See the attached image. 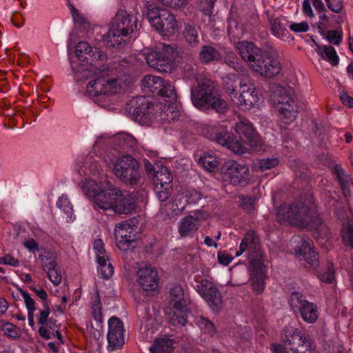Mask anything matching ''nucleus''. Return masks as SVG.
Wrapping results in <instances>:
<instances>
[{
    "label": "nucleus",
    "instance_id": "f257e3e1",
    "mask_svg": "<svg viewBox=\"0 0 353 353\" xmlns=\"http://www.w3.org/2000/svg\"><path fill=\"white\" fill-rule=\"evenodd\" d=\"M94 63L79 64L70 62L74 78L82 81L95 77L90 81L86 88L85 94L101 107H105L109 96L117 93L121 87L117 67L105 66L101 61H93Z\"/></svg>",
    "mask_w": 353,
    "mask_h": 353
},
{
    "label": "nucleus",
    "instance_id": "f03ea898",
    "mask_svg": "<svg viewBox=\"0 0 353 353\" xmlns=\"http://www.w3.org/2000/svg\"><path fill=\"white\" fill-rule=\"evenodd\" d=\"M276 217L282 223L287 222L295 227L323 231L324 235L327 231L311 197L281 205Z\"/></svg>",
    "mask_w": 353,
    "mask_h": 353
},
{
    "label": "nucleus",
    "instance_id": "7ed1b4c3",
    "mask_svg": "<svg viewBox=\"0 0 353 353\" xmlns=\"http://www.w3.org/2000/svg\"><path fill=\"white\" fill-rule=\"evenodd\" d=\"M245 252H248L247 258L250 261L251 285L253 290L260 294L265 289V267L259 239L253 231L246 233L236 256H239Z\"/></svg>",
    "mask_w": 353,
    "mask_h": 353
},
{
    "label": "nucleus",
    "instance_id": "20e7f679",
    "mask_svg": "<svg viewBox=\"0 0 353 353\" xmlns=\"http://www.w3.org/2000/svg\"><path fill=\"white\" fill-rule=\"evenodd\" d=\"M235 132L239 138L230 134L227 129L221 126L215 132L214 140L223 146H226L235 154H243L248 150L247 145L254 147L256 145L258 137L248 119L243 118L235 123Z\"/></svg>",
    "mask_w": 353,
    "mask_h": 353
},
{
    "label": "nucleus",
    "instance_id": "39448f33",
    "mask_svg": "<svg viewBox=\"0 0 353 353\" xmlns=\"http://www.w3.org/2000/svg\"><path fill=\"white\" fill-rule=\"evenodd\" d=\"M196 84L191 88V100L199 109H213L223 114L227 111L228 103L216 92L214 82L203 74L195 77Z\"/></svg>",
    "mask_w": 353,
    "mask_h": 353
},
{
    "label": "nucleus",
    "instance_id": "423d86ee",
    "mask_svg": "<svg viewBox=\"0 0 353 353\" xmlns=\"http://www.w3.org/2000/svg\"><path fill=\"white\" fill-rule=\"evenodd\" d=\"M137 30V19L125 10H119L109 25L108 32L103 34V41L108 47L121 48L127 37Z\"/></svg>",
    "mask_w": 353,
    "mask_h": 353
},
{
    "label": "nucleus",
    "instance_id": "0eeeda50",
    "mask_svg": "<svg viewBox=\"0 0 353 353\" xmlns=\"http://www.w3.org/2000/svg\"><path fill=\"white\" fill-rule=\"evenodd\" d=\"M223 88L232 102L243 110H250L258 102L254 85L248 80L231 74L225 78Z\"/></svg>",
    "mask_w": 353,
    "mask_h": 353
},
{
    "label": "nucleus",
    "instance_id": "6e6552de",
    "mask_svg": "<svg viewBox=\"0 0 353 353\" xmlns=\"http://www.w3.org/2000/svg\"><path fill=\"white\" fill-rule=\"evenodd\" d=\"M103 181L97 183L95 180L86 179L83 185L85 194L92 200L99 208L103 210L112 209L115 205V196L119 192V189L111 182Z\"/></svg>",
    "mask_w": 353,
    "mask_h": 353
},
{
    "label": "nucleus",
    "instance_id": "1a4fd4ad",
    "mask_svg": "<svg viewBox=\"0 0 353 353\" xmlns=\"http://www.w3.org/2000/svg\"><path fill=\"white\" fill-rule=\"evenodd\" d=\"M272 100L279 111L280 119L283 123L293 121L298 114L296 94L290 87L275 85L272 87Z\"/></svg>",
    "mask_w": 353,
    "mask_h": 353
},
{
    "label": "nucleus",
    "instance_id": "9d476101",
    "mask_svg": "<svg viewBox=\"0 0 353 353\" xmlns=\"http://www.w3.org/2000/svg\"><path fill=\"white\" fill-rule=\"evenodd\" d=\"M281 336L283 345L273 343V353H312L310 341L299 330L285 328Z\"/></svg>",
    "mask_w": 353,
    "mask_h": 353
},
{
    "label": "nucleus",
    "instance_id": "9b49d317",
    "mask_svg": "<svg viewBox=\"0 0 353 353\" xmlns=\"http://www.w3.org/2000/svg\"><path fill=\"white\" fill-rule=\"evenodd\" d=\"M147 19L151 26L161 35H173L177 28L175 16L168 10L153 4L147 6Z\"/></svg>",
    "mask_w": 353,
    "mask_h": 353
},
{
    "label": "nucleus",
    "instance_id": "f8f14e48",
    "mask_svg": "<svg viewBox=\"0 0 353 353\" xmlns=\"http://www.w3.org/2000/svg\"><path fill=\"white\" fill-rule=\"evenodd\" d=\"M176 49L175 44L159 43L155 50L147 53L146 61L151 68L161 72H170L174 66Z\"/></svg>",
    "mask_w": 353,
    "mask_h": 353
},
{
    "label": "nucleus",
    "instance_id": "ddd939ff",
    "mask_svg": "<svg viewBox=\"0 0 353 353\" xmlns=\"http://www.w3.org/2000/svg\"><path fill=\"white\" fill-rule=\"evenodd\" d=\"M114 173L123 183L131 186L138 185L141 179L139 163L129 155L122 156L116 161Z\"/></svg>",
    "mask_w": 353,
    "mask_h": 353
},
{
    "label": "nucleus",
    "instance_id": "4468645a",
    "mask_svg": "<svg viewBox=\"0 0 353 353\" xmlns=\"http://www.w3.org/2000/svg\"><path fill=\"white\" fill-rule=\"evenodd\" d=\"M256 61L252 63V69L263 77L272 78L279 74L281 70L276 52L272 48L265 50Z\"/></svg>",
    "mask_w": 353,
    "mask_h": 353
},
{
    "label": "nucleus",
    "instance_id": "2eb2a0df",
    "mask_svg": "<svg viewBox=\"0 0 353 353\" xmlns=\"http://www.w3.org/2000/svg\"><path fill=\"white\" fill-rule=\"evenodd\" d=\"M289 303L294 312L299 313L305 322L313 323L317 320L319 317L317 305L308 301L302 293L292 292Z\"/></svg>",
    "mask_w": 353,
    "mask_h": 353
},
{
    "label": "nucleus",
    "instance_id": "dca6fc26",
    "mask_svg": "<svg viewBox=\"0 0 353 353\" xmlns=\"http://www.w3.org/2000/svg\"><path fill=\"white\" fill-rule=\"evenodd\" d=\"M222 173L225 181L234 185H246L250 181V170L245 164L229 161L222 167Z\"/></svg>",
    "mask_w": 353,
    "mask_h": 353
},
{
    "label": "nucleus",
    "instance_id": "f3484780",
    "mask_svg": "<svg viewBox=\"0 0 353 353\" xmlns=\"http://www.w3.org/2000/svg\"><path fill=\"white\" fill-rule=\"evenodd\" d=\"M126 110L136 120H152L156 118L153 113L154 104L144 96H139L130 99L126 104Z\"/></svg>",
    "mask_w": 353,
    "mask_h": 353
},
{
    "label": "nucleus",
    "instance_id": "a211bd4d",
    "mask_svg": "<svg viewBox=\"0 0 353 353\" xmlns=\"http://www.w3.org/2000/svg\"><path fill=\"white\" fill-rule=\"evenodd\" d=\"M154 191L158 199L165 201L172 192V176L167 168L162 167L154 174Z\"/></svg>",
    "mask_w": 353,
    "mask_h": 353
},
{
    "label": "nucleus",
    "instance_id": "6ab92c4d",
    "mask_svg": "<svg viewBox=\"0 0 353 353\" xmlns=\"http://www.w3.org/2000/svg\"><path fill=\"white\" fill-rule=\"evenodd\" d=\"M197 292L213 311H219L222 306V296L217 288L209 280L202 279L196 287Z\"/></svg>",
    "mask_w": 353,
    "mask_h": 353
},
{
    "label": "nucleus",
    "instance_id": "aec40b11",
    "mask_svg": "<svg viewBox=\"0 0 353 353\" xmlns=\"http://www.w3.org/2000/svg\"><path fill=\"white\" fill-rule=\"evenodd\" d=\"M124 328L121 321L112 316L108 321V349L112 351L121 347L124 344Z\"/></svg>",
    "mask_w": 353,
    "mask_h": 353
},
{
    "label": "nucleus",
    "instance_id": "412c9836",
    "mask_svg": "<svg viewBox=\"0 0 353 353\" xmlns=\"http://www.w3.org/2000/svg\"><path fill=\"white\" fill-rule=\"evenodd\" d=\"M138 282L144 291H154L159 285L157 271L151 265L140 268L137 272Z\"/></svg>",
    "mask_w": 353,
    "mask_h": 353
},
{
    "label": "nucleus",
    "instance_id": "4be33fe9",
    "mask_svg": "<svg viewBox=\"0 0 353 353\" xmlns=\"http://www.w3.org/2000/svg\"><path fill=\"white\" fill-rule=\"evenodd\" d=\"M75 54L81 61L88 59V56L92 59V61L104 63L108 60L105 54L96 47H91L86 41L79 42L75 48Z\"/></svg>",
    "mask_w": 353,
    "mask_h": 353
},
{
    "label": "nucleus",
    "instance_id": "5701e85b",
    "mask_svg": "<svg viewBox=\"0 0 353 353\" xmlns=\"http://www.w3.org/2000/svg\"><path fill=\"white\" fill-rule=\"evenodd\" d=\"M170 324L174 326H184L187 323L188 306L184 305H166L164 309Z\"/></svg>",
    "mask_w": 353,
    "mask_h": 353
},
{
    "label": "nucleus",
    "instance_id": "b1692460",
    "mask_svg": "<svg viewBox=\"0 0 353 353\" xmlns=\"http://www.w3.org/2000/svg\"><path fill=\"white\" fill-rule=\"evenodd\" d=\"M136 208V202L132 195L127 191L119 190L115 196L114 211L118 214H128Z\"/></svg>",
    "mask_w": 353,
    "mask_h": 353
},
{
    "label": "nucleus",
    "instance_id": "393cba45",
    "mask_svg": "<svg viewBox=\"0 0 353 353\" xmlns=\"http://www.w3.org/2000/svg\"><path fill=\"white\" fill-rule=\"evenodd\" d=\"M295 253L300 260L305 261L310 267L315 268L319 265L317 253L314 250L311 240H303L301 245L295 248Z\"/></svg>",
    "mask_w": 353,
    "mask_h": 353
},
{
    "label": "nucleus",
    "instance_id": "a878e982",
    "mask_svg": "<svg viewBox=\"0 0 353 353\" xmlns=\"http://www.w3.org/2000/svg\"><path fill=\"white\" fill-rule=\"evenodd\" d=\"M237 49L241 58L249 63L252 68V63L256 62L261 54L265 51L256 47L253 43L245 41L237 43Z\"/></svg>",
    "mask_w": 353,
    "mask_h": 353
},
{
    "label": "nucleus",
    "instance_id": "bb28decb",
    "mask_svg": "<svg viewBox=\"0 0 353 353\" xmlns=\"http://www.w3.org/2000/svg\"><path fill=\"white\" fill-rule=\"evenodd\" d=\"M132 228L127 222H121L116 225L114 235L118 247L125 250L129 243L134 241V236L131 235Z\"/></svg>",
    "mask_w": 353,
    "mask_h": 353
},
{
    "label": "nucleus",
    "instance_id": "cd10ccee",
    "mask_svg": "<svg viewBox=\"0 0 353 353\" xmlns=\"http://www.w3.org/2000/svg\"><path fill=\"white\" fill-rule=\"evenodd\" d=\"M199 228V218L188 215L179 222V233L181 238L192 236Z\"/></svg>",
    "mask_w": 353,
    "mask_h": 353
},
{
    "label": "nucleus",
    "instance_id": "c85d7f7f",
    "mask_svg": "<svg viewBox=\"0 0 353 353\" xmlns=\"http://www.w3.org/2000/svg\"><path fill=\"white\" fill-rule=\"evenodd\" d=\"M77 161L81 164L78 170L80 174L83 172L85 175H96L102 171L101 164L92 156L81 157Z\"/></svg>",
    "mask_w": 353,
    "mask_h": 353
},
{
    "label": "nucleus",
    "instance_id": "c756f323",
    "mask_svg": "<svg viewBox=\"0 0 353 353\" xmlns=\"http://www.w3.org/2000/svg\"><path fill=\"white\" fill-rule=\"evenodd\" d=\"M203 198V194L199 190L195 189H185L179 192L176 197V205L183 209L185 206L189 204L198 203Z\"/></svg>",
    "mask_w": 353,
    "mask_h": 353
},
{
    "label": "nucleus",
    "instance_id": "7c9ffc66",
    "mask_svg": "<svg viewBox=\"0 0 353 353\" xmlns=\"http://www.w3.org/2000/svg\"><path fill=\"white\" fill-rule=\"evenodd\" d=\"M190 303L189 294L185 292L181 285H174L170 290L169 302L167 305L189 306Z\"/></svg>",
    "mask_w": 353,
    "mask_h": 353
},
{
    "label": "nucleus",
    "instance_id": "2f4dec72",
    "mask_svg": "<svg viewBox=\"0 0 353 353\" xmlns=\"http://www.w3.org/2000/svg\"><path fill=\"white\" fill-rule=\"evenodd\" d=\"M156 109L160 110V119L163 121L170 123L177 121L181 115L178 105L173 102H169L163 105H157Z\"/></svg>",
    "mask_w": 353,
    "mask_h": 353
},
{
    "label": "nucleus",
    "instance_id": "473e14b6",
    "mask_svg": "<svg viewBox=\"0 0 353 353\" xmlns=\"http://www.w3.org/2000/svg\"><path fill=\"white\" fill-rule=\"evenodd\" d=\"M272 34L279 39L288 37L289 34L287 27L289 26L285 17H272L269 19Z\"/></svg>",
    "mask_w": 353,
    "mask_h": 353
},
{
    "label": "nucleus",
    "instance_id": "72a5a7b5",
    "mask_svg": "<svg viewBox=\"0 0 353 353\" xmlns=\"http://www.w3.org/2000/svg\"><path fill=\"white\" fill-rule=\"evenodd\" d=\"M42 266L47 272L49 280L54 285H58L61 283L62 277L60 270L57 268L55 261L53 259H42Z\"/></svg>",
    "mask_w": 353,
    "mask_h": 353
},
{
    "label": "nucleus",
    "instance_id": "f704fd0d",
    "mask_svg": "<svg viewBox=\"0 0 353 353\" xmlns=\"http://www.w3.org/2000/svg\"><path fill=\"white\" fill-rule=\"evenodd\" d=\"M199 26L189 21L184 23L182 34L189 45L196 46L199 43Z\"/></svg>",
    "mask_w": 353,
    "mask_h": 353
},
{
    "label": "nucleus",
    "instance_id": "c9c22d12",
    "mask_svg": "<svg viewBox=\"0 0 353 353\" xmlns=\"http://www.w3.org/2000/svg\"><path fill=\"white\" fill-rule=\"evenodd\" d=\"M333 174L336 176L339 184L345 196H350L352 188V179L344 170L339 165H336L332 168Z\"/></svg>",
    "mask_w": 353,
    "mask_h": 353
},
{
    "label": "nucleus",
    "instance_id": "e433bc0d",
    "mask_svg": "<svg viewBox=\"0 0 353 353\" xmlns=\"http://www.w3.org/2000/svg\"><path fill=\"white\" fill-rule=\"evenodd\" d=\"M50 302H43V309L39 311V315L38 318V323L41 325L39 328V335L44 339L48 340L52 339L50 332L47 330V328L43 325L44 323H47L50 319L49 315L50 313Z\"/></svg>",
    "mask_w": 353,
    "mask_h": 353
},
{
    "label": "nucleus",
    "instance_id": "4c0bfd02",
    "mask_svg": "<svg viewBox=\"0 0 353 353\" xmlns=\"http://www.w3.org/2000/svg\"><path fill=\"white\" fill-rule=\"evenodd\" d=\"M112 141L118 148L123 150L134 149L137 146V139L126 132L117 134L113 137Z\"/></svg>",
    "mask_w": 353,
    "mask_h": 353
},
{
    "label": "nucleus",
    "instance_id": "58836bf2",
    "mask_svg": "<svg viewBox=\"0 0 353 353\" xmlns=\"http://www.w3.org/2000/svg\"><path fill=\"white\" fill-rule=\"evenodd\" d=\"M143 89L145 92L157 94L161 92V86L163 83V79L153 75H147L141 81Z\"/></svg>",
    "mask_w": 353,
    "mask_h": 353
},
{
    "label": "nucleus",
    "instance_id": "ea45409f",
    "mask_svg": "<svg viewBox=\"0 0 353 353\" xmlns=\"http://www.w3.org/2000/svg\"><path fill=\"white\" fill-rule=\"evenodd\" d=\"M316 52L323 59L332 65H337L339 62V57L335 49L331 46H319L316 44Z\"/></svg>",
    "mask_w": 353,
    "mask_h": 353
},
{
    "label": "nucleus",
    "instance_id": "a19ab883",
    "mask_svg": "<svg viewBox=\"0 0 353 353\" xmlns=\"http://www.w3.org/2000/svg\"><path fill=\"white\" fill-rule=\"evenodd\" d=\"M199 58L201 62L209 63L210 62H217L222 59L221 53L211 46H203L199 53Z\"/></svg>",
    "mask_w": 353,
    "mask_h": 353
},
{
    "label": "nucleus",
    "instance_id": "79ce46f5",
    "mask_svg": "<svg viewBox=\"0 0 353 353\" xmlns=\"http://www.w3.org/2000/svg\"><path fill=\"white\" fill-rule=\"evenodd\" d=\"M173 339L168 338L157 339L149 350L151 353H170L173 349Z\"/></svg>",
    "mask_w": 353,
    "mask_h": 353
},
{
    "label": "nucleus",
    "instance_id": "37998d69",
    "mask_svg": "<svg viewBox=\"0 0 353 353\" xmlns=\"http://www.w3.org/2000/svg\"><path fill=\"white\" fill-rule=\"evenodd\" d=\"M227 32L230 40H234V41L243 35V30L239 25L238 21L231 18L228 19Z\"/></svg>",
    "mask_w": 353,
    "mask_h": 353
},
{
    "label": "nucleus",
    "instance_id": "c03bdc74",
    "mask_svg": "<svg viewBox=\"0 0 353 353\" xmlns=\"http://www.w3.org/2000/svg\"><path fill=\"white\" fill-rule=\"evenodd\" d=\"M70 12L77 27L82 28L85 31H88L90 29V24L89 21L77 8H75L74 6H70Z\"/></svg>",
    "mask_w": 353,
    "mask_h": 353
},
{
    "label": "nucleus",
    "instance_id": "a18cd8bd",
    "mask_svg": "<svg viewBox=\"0 0 353 353\" xmlns=\"http://www.w3.org/2000/svg\"><path fill=\"white\" fill-rule=\"evenodd\" d=\"M159 88L161 89V92H157V94L168 98L169 101H168V102H176V91L175 89L174 88V86L170 83V82L163 79V83L162 86H161V88Z\"/></svg>",
    "mask_w": 353,
    "mask_h": 353
},
{
    "label": "nucleus",
    "instance_id": "49530a36",
    "mask_svg": "<svg viewBox=\"0 0 353 353\" xmlns=\"http://www.w3.org/2000/svg\"><path fill=\"white\" fill-rule=\"evenodd\" d=\"M194 322L205 333L211 336L216 333V329L213 323L204 316H196L194 319Z\"/></svg>",
    "mask_w": 353,
    "mask_h": 353
},
{
    "label": "nucleus",
    "instance_id": "de8ad7c7",
    "mask_svg": "<svg viewBox=\"0 0 353 353\" xmlns=\"http://www.w3.org/2000/svg\"><path fill=\"white\" fill-rule=\"evenodd\" d=\"M57 207L61 209L70 220L73 219V208L68 198L62 195L57 202Z\"/></svg>",
    "mask_w": 353,
    "mask_h": 353
},
{
    "label": "nucleus",
    "instance_id": "09e8293b",
    "mask_svg": "<svg viewBox=\"0 0 353 353\" xmlns=\"http://www.w3.org/2000/svg\"><path fill=\"white\" fill-rule=\"evenodd\" d=\"M108 259H104V261L101 260L97 261L99 266L97 268L98 273L105 279L110 278L114 272V268L112 264L108 261Z\"/></svg>",
    "mask_w": 353,
    "mask_h": 353
},
{
    "label": "nucleus",
    "instance_id": "8fccbe9b",
    "mask_svg": "<svg viewBox=\"0 0 353 353\" xmlns=\"http://www.w3.org/2000/svg\"><path fill=\"white\" fill-rule=\"evenodd\" d=\"M224 63L229 67L233 68L235 71H242L243 65L239 62V59L236 54L232 51H228L223 59Z\"/></svg>",
    "mask_w": 353,
    "mask_h": 353
},
{
    "label": "nucleus",
    "instance_id": "3c124183",
    "mask_svg": "<svg viewBox=\"0 0 353 353\" xmlns=\"http://www.w3.org/2000/svg\"><path fill=\"white\" fill-rule=\"evenodd\" d=\"M199 164L203 166L205 170L213 172L219 165V161L215 157L208 155L200 157Z\"/></svg>",
    "mask_w": 353,
    "mask_h": 353
},
{
    "label": "nucleus",
    "instance_id": "603ef678",
    "mask_svg": "<svg viewBox=\"0 0 353 353\" xmlns=\"http://www.w3.org/2000/svg\"><path fill=\"white\" fill-rule=\"evenodd\" d=\"M342 232L344 244L353 249V223H349Z\"/></svg>",
    "mask_w": 353,
    "mask_h": 353
},
{
    "label": "nucleus",
    "instance_id": "864d4df0",
    "mask_svg": "<svg viewBox=\"0 0 353 353\" xmlns=\"http://www.w3.org/2000/svg\"><path fill=\"white\" fill-rule=\"evenodd\" d=\"M93 248L95 250V254L97 261L101 260L104 261V259H107L105 250L104 249V244L101 239H95L93 243Z\"/></svg>",
    "mask_w": 353,
    "mask_h": 353
},
{
    "label": "nucleus",
    "instance_id": "5fc2aeb1",
    "mask_svg": "<svg viewBox=\"0 0 353 353\" xmlns=\"http://www.w3.org/2000/svg\"><path fill=\"white\" fill-rule=\"evenodd\" d=\"M19 291L24 300L25 305L28 310V313L34 312V311L36 310L34 300L30 296V294L26 291H24L21 288H19Z\"/></svg>",
    "mask_w": 353,
    "mask_h": 353
},
{
    "label": "nucleus",
    "instance_id": "6e6d98bb",
    "mask_svg": "<svg viewBox=\"0 0 353 353\" xmlns=\"http://www.w3.org/2000/svg\"><path fill=\"white\" fill-rule=\"evenodd\" d=\"M318 278L321 281L331 283L334 281V269L332 264L327 267V271L324 273H319Z\"/></svg>",
    "mask_w": 353,
    "mask_h": 353
},
{
    "label": "nucleus",
    "instance_id": "4d7b16f0",
    "mask_svg": "<svg viewBox=\"0 0 353 353\" xmlns=\"http://www.w3.org/2000/svg\"><path fill=\"white\" fill-rule=\"evenodd\" d=\"M255 199L251 196H239V205L245 211L250 212L254 209Z\"/></svg>",
    "mask_w": 353,
    "mask_h": 353
},
{
    "label": "nucleus",
    "instance_id": "13d9d810",
    "mask_svg": "<svg viewBox=\"0 0 353 353\" xmlns=\"http://www.w3.org/2000/svg\"><path fill=\"white\" fill-rule=\"evenodd\" d=\"M2 331L3 334L10 338H17L19 336V332L16 326L12 323H5L2 325Z\"/></svg>",
    "mask_w": 353,
    "mask_h": 353
},
{
    "label": "nucleus",
    "instance_id": "bf43d9fd",
    "mask_svg": "<svg viewBox=\"0 0 353 353\" xmlns=\"http://www.w3.org/2000/svg\"><path fill=\"white\" fill-rule=\"evenodd\" d=\"M327 8L335 13H341L343 10V3L341 0H325Z\"/></svg>",
    "mask_w": 353,
    "mask_h": 353
},
{
    "label": "nucleus",
    "instance_id": "052dcab7",
    "mask_svg": "<svg viewBox=\"0 0 353 353\" xmlns=\"http://www.w3.org/2000/svg\"><path fill=\"white\" fill-rule=\"evenodd\" d=\"M279 161L276 159H263L259 162V168L261 170L271 169L278 165Z\"/></svg>",
    "mask_w": 353,
    "mask_h": 353
},
{
    "label": "nucleus",
    "instance_id": "680f3d73",
    "mask_svg": "<svg viewBox=\"0 0 353 353\" xmlns=\"http://www.w3.org/2000/svg\"><path fill=\"white\" fill-rule=\"evenodd\" d=\"M326 39L327 41L334 45H339L342 40V35L339 31L330 30L327 32Z\"/></svg>",
    "mask_w": 353,
    "mask_h": 353
},
{
    "label": "nucleus",
    "instance_id": "e2e57ef3",
    "mask_svg": "<svg viewBox=\"0 0 353 353\" xmlns=\"http://www.w3.org/2000/svg\"><path fill=\"white\" fill-rule=\"evenodd\" d=\"M165 6L172 8H181L187 4L188 0H159Z\"/></svg>",
    "mask_w": 353,
    "mask_h": 353
},
{
    "label": "nucleus",
    "instance_id": "0e129e2a",
    "mask_svg": "<svg viewBox=\"0 0 353 353\" xmlns=\"http://www.w3.org/2000/svg\"><path fill=\"white\" fill-rule=\"evenodd\" d=\"M215 1L216 0H202L201 1V8L205 15H210L212 13Z\"/></svg>",
    "mask_w": 353,
    "mask_h": 353
},
{
    "label": "nucleus",
    "instance_id": "69168bd1",
    "mask_svg": "<svg viewBox=\"0 0 353 353\" xmlns=\"http://www.w3.org/2000/svg\"><path fill=\"white\" fill-rule=\"evenodd\" d=\"M290 29L295 32H307L309 29V26L307 22L294 23L289 26Z\"/></svg>",
    "mask_w": 353,
    "mask_h": 353
},
{
    "label": "nucleus",
    "instance_id": "338daca9",
    "mask_svg": "<svg viewBox=\"0 0 353 353\" xmlns=\"http://www.w3.org/2000/svg\"><path fill=\"white\" fill-rule=\"evenodd\" d=\"M1 264H6L12 265L13 267H17L19 265V261L17 259H14L11 255L8 254L1 257Z\"/></svg>",
    "mask_w": 353,
    "mask_h": 353
},
{
    "label": "nucleus",
    "instance_id": "774afa93",
    "mask_svg": "<svg viewBox=\"0 0 353 353\" xmlns=\"http://www.w3.org/2000/svg\"><path fill=\"white\" fill-rule=\"evenodd\" d=\"M23 245L31 252H35L39 250L38 243L32 238L25 241L23 242Z\"/></svg>",
    "mask_w": 353,
    "mask_h": 353
}]
</instances>
